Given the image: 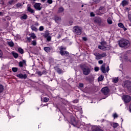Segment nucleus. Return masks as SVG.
Masks as SVG:
<instances>
[{
	"mask_svg": "<svg viewBox=\"0 0 131 131\" xmlns=\"http://www.w3.org/2000/svg\"><path fill=\"white\" fill-rule=\"evenodd\" d=\"M130 45L129 41L127 40H121L119 42V46L121 48H128Z\"/></svg>",
	"mask_w": 131,
	"mask_h": 131,
	"instance_id": "nucleus-1",
	"label": "nucleus"
},
{
	"mask_svg": "<svg viewBox=\"0 0 131 131\" xmlns=\"http://www.w3.org/2000/svg\"><path fill=\"white\" fill-rule=\"evenodd\" d=\"M73 31L78 35H80L81 34V28L75 26L73 28Z\"/></svg>",
	"mask_w": 131,
	"mask_h": 131,
	"instance_id": "nucleus-2",
	"label": "nucleus"
},
{
	"mask_svg": "<svg viewBox=\"0 0 131 131\" xmlns=\"http://www.w3.org/2000/svg\"><path fill=\"white\" fill-rule=\"evenodd\" d=\"M94 55L96 57V59L97 60H100V59H102V58L105 57L106 56V54L103 53L102 54L98 53H95Z\"/></svg>",
	"mask_w": 131,
	"mask_h": 131,
	"instance_id": "nucleus-3",
	"label": "nucleus"
},
{
	"mask_svg": "<svg viewBox=\"0 0 131 131\" xmlns=\"http://www.w3.org/2000/svg\"><path fill=\"white\" fill-rule=\"evenodd\" d=\"M123 86L125 88H127L128 90L131 92V82L129 81H126L123 84Z\"/></svg>",
	"mask_w": 131,
	"mask_h": 131,
	"instance_id": "nucleus-4",
	"label": "nucleus"
},
{
	"mask_svg": "<svg viewBox=\"0 0 131 131\" xmlns=\"http://www.w3.org/2000/svg\"><path fill=\"white\" fill-rule=\"evenodd\" d=\"M91 72V69L88 67H85L83 69V73L84 75H89Z\"/></svg>",
	"mask_w": 131,
	"mask_h": 131,
	"instance_id": "nucleus-5",
	"label": "nucleus"
},
{
	"mask_svg": "<svg viewBox=\"0 0 131 131\" xmlns=\"http://www.w3.org/2000/svg\"><path fill=\"white\" fill-rule=\"evenodd\" d=\"M60 54L62 55V56H68V55L69 54L68 53V52H67V51H63V50H66V48H63L62 47H60Z\"/></svg>",
	"mask_w": 131,
	"mask_h": 131,
	"instance_id": "nucleus-6",
	"label": "nucleus"
},
{
	"mask_svg": "<svg viewBox=\"0 0 131 131\" xmlns=\"http://www.w3.org/2000/svg\"><path fill=\"white\" fill-rule=\"evenodd\" d=\"M122 99L124 100L125 103H128V102H130L131 98L130 96L128 95H123Z\"/></svg>",
	"mask_w": 131,
	"mask_h": 131,
	"instance_id": "nucleus-7",
	"label": "nucleus"
},
{
	"mask_svg": "<svg viewBox=\"0 0 131 131\" xmlns=\"http://www.w3.org/2000/svg\"><path fill=\"white\" fill-rule=\"evenodd\" d=\"M105 64H103L101 66V70L102 72H103V73H106V72H108V71H109V70H110L109 67H107L106 68V70L105 68Z\"/></svg>",
	"mask_w": 131,
	"mask_h": 131,
	"instance_id": "nucleus-8",
	"label": "nucleus"
},
{
	"mask_svg": "<svg viewBox=\"0 0 131 131\" xmlns=\"http://www.w3.org/2000/svg\"><path fill=\"white\" fill-rule=\"evenodd\" d=\"M101 92L104 95L106 96L109 94V89H108L107 87H104L102 89Z\"/></svg>",
	"mask_w": 131,
	"mask_h": 131,
	"instance_id": "nucleus-9",
	"label": "nucleus"
},
{
	"mask_svg": "<svg viewBox=\"0 0 131 131\" xmlns=\"http://www.w3.org/2000/svg\"><path fill=\"white\" fill-rule=\"evenodd\" d=\"M41 4H40V3H35L34 5V7L36 10H38V11H40V10H41Z\"/></svg>",
	"mask_w": 131,
	"mask_h": 131,
	"instance_id": "nucleus-10",
	"label": "nucleus"
},
{
	"mask_svg": "<svg viewBox=\"0 0 131 131\" xmlns=\"http://www.w3.org/2000/svg\"><path fill=\"white\" fill-rule=\"evenodd\" d=\"M16 76L21 79H26V78H27V75L26 74L23 75V74H19L16 75Z\"/></svg>",
	"mask_w": 131,
	"mask_h": 131,
	"instance_id": "nucleus-11",
	"label": "nucleus"
},
{
	"mask_svg": "<svg viewBox=\"0 0 131 131\" xmlns=\"http://www.w3.org/2000/svg\"><path fill=\"white\" fill-rule=\"evenodd\" d=\"M98 48L100 49V50H103V51L109 50V48L106 47V46L104 45L99 46Z\"/></svg>",
	"mask_w": 131,
	"mask_h": 131,
	"instance_id": "nucleus-12",
	"label": "nucleus"
},
{
	"mask_svg": "<svg viewBox=\"0 0 131 131\" xmlns=\"http://www.w3.org/2000/svg\"><path fill=\"white\" fill-rule=\"evenodd\" d=\"M118 26L120 28H122V29H123V30H124V31H126V30H127V29H126V28H125L124 25H123V24H122V23H119L118 24Z\"/></svg>",
	"mask_w": 131,
	"mask_h": 131,
	"instance_id": "nucleus-13",
	"label": "nucleus"
},
{
	"mask_svg": "<svg viewBox=\"0 0 131 131\" xmlns=\"http://www.w3.org/2000/svg\"><path fill=\"white\" fill-rule=\"evenodd\" d=\"M127 5H128V2L125 0L123 1L121 3V6H122V7H125L127 6Z\"/></svg>",
	"mask_w": 131,
	"mask_h": 131,
	"instance_id": "nucleus-14",
	"label": "nucleus"
},
{
	"mask_svg": "<svg viewBox=\"0 0 131 131\" xmlns=\"http://www.w3.org/2000/svg\"><path fill=\"white\" fill-rule=\"evenodd\" d=\"M27 10L28 12H30V13H34V11L33 9H31V7L29 5H28L27 6Z\"/></svg>",
	"mask_w": 131,
	"mask_h": 131,
	"instance_id": "nucleus-15",
	"label": "nucleus"
},
{
	"mask_svg": "<svg viewBox=\"0 0 131 131\" xmlns=\"http://www.w3.org/2000/svg\"><path fill=\"white\" fill-rule=\"evenodd\" d=\"M44 51H45V52H46L47 53H50L51 51V48L50 47H45Z\"/></svg>",
	"mask_w": 131,
	"mask_h": 131,
	"instance_id": "nucleus-16",
	"label": "nucleus"
},
{
	"mask_svg": "<svg viewBox=\"0 0 131 131\" xmlns=\"http://www.w3.org/2000/svg\"><path fill=\"white\" fill-rule=\"evenodd\" d=\"M21 20H26L27 19V15L24 14L20 17Z\"/></svg>",
	"mask_w": 131,
	"mask_h": 131,
	"instance_id": "nucleus-17",
	"label": "nucleus"
},
{
	"mask_svg": "<svg viewBox=\"0 0 131 131\" xmlns=\"http://www.w3.org/2000/svg\"><path fill=\"white\" fill-rule=\"evenodd\" d=\"M12 54L13 57H14V58H18V56H19L18 55V53L14 52H12Z\"/></svg>",
	"mask_w": 131,
	"mask_h": 131,
	"instance_id": "nucleus-18",
	"label": "nucleus"
},
{
	"mask_svg": "<svg viewBox=\"0 0 131 131\" xmlns=\"http://www.w3.org/2000/svg\"><path fill=\"white\" fill-rule=\"evenodd\" d=\"M8 45L9 47H14V42H13V41H8Z\"/></svg>",
	"mask_w": 131,
	"mask_h": 131,
	"instance_id": "nucleus-19",
	"label": "nucleus"
},
{
	"mask_svg": "<svg viewBox=\"0 0 131 131\" xmlns=\"http://www.w3.org/2000/svg\"><path fill=\"white\" fill-rule=\"evenodd\" d=\"M104 79V76L103 75H100L99 78H98V81H102V80Z\"/></svg>",
	"mask_w": 131,
	"mask_h": 131,
	"instance_id": "nucleus-20",
	"label": "nucleus"
},
{
	"mask_svg": "<svg viewBox=\"0 0 131 131\" xmlns=\"http://www.w3.org/2000/svg\"><path fill=\"white\" fill-rule=\"evenodd\" d=\"M31 29L33 30L34 31H37V28L35 27L34 25H32L31 26Z\"/></svg>",
	"mask_w": 131,
	"mask_h": 131,
	"instance_id": "nucleus-21",
	"label": "nucleus"
},
{
	"mask_svg": "<svg viewBox=\"0 0 131 131\" xmlns=\"http://www.w3.org/2000/svg\"><path fill=\"white\" fill-rule=\"evenodd\" d=\"M107 23L108 24H112V19H111V17H109L107 19Z\"/></svg>",
	"mask_w": 131,
	"mask_h": 131,
	"instance_id": "nucleus-22",
	"label": "nucleus"
},
{
	"mask_svg": "<svg viewBox=\"0 0 131 131\" xmlns=\"http://www.w3.org/2000/svg\"><path fill=\"white\" fill-rule=\"evenodd\" d=\"M62 12H64V8L63 7H60L58 9V12L62 13Z\"/></svg>",
	"mask_w": 131,
	"mask_h": 131,
	"instance_id": "nucleus-23",
	"label": "nucleus"
},
{
	"mask_svg": "<svg viewBox=\"0 0 131 131\" xmlns=\"http://www.w3.org/2000/svg\"><path fill=\"white\" fill-rule=\"evenodd\" d=\"M3 92H4V86L0 84V93H3Z\"/></svg>",
	"mask_w": 131,
	"mask_h": 131,
	"instance_id": "nucleus-24",
	"label": "nucleus"
},
{
	"mask_svg": "<svg viewBox=\"0 0 131 131\" xmlns=\"http://www.w3.org/2000/svg\"><path fill=\"white\" fill-rule=\"evenodd\" d=\"M57 72H58V73H59V74H61V73H63V72H64V71H62L61 69H57Z\"/></svg>",
	"mask_w": 131,
	"mask_h": 131,
	"instance_id": "nucleus-25",
	"label": "nucleus"
},
{
	"mask_svg": "<svg viewBox=\"0 0 131 131\" xmlns=\"http://www.w3.org/2000/svg\"><path fill=\"white\" fill-rule=\"evenodd\" d=\"M99 11L100 12H105V8L101 7L99 8Z\"/></svg>",
	"mask_w": 131,
	"mask_h": 131,
	"instance_id": "nucleus-26",
	"label": "nucleus"
},
{
	"mask_svg": "<svg viewBox=\"0 0 131 131\" xmlns=\"http://www.w3.org/2000/svg\"><path fill=\"white\" fill-rule=\"evenodd\" d=\"M18 52L20 53V54H23V53H24V51L22 48H18Z\"/></svg>",
	"mask_w": 131,
	"mask_h": 131,
	"instance_id": "nucleus-27",
	"label": "nucleus"
},
{
	"mask_svg": "<svg viewBox=\"0 0 131 131\" xmlns=\"http://www.w3.org/2000/svg\"><path fill=\"white\" fill-rule=\"evenodd\" d=\"M113 82H115V83H116L118 82V78H115L113 80Z\"/></svg>",
	"mask_w": 131,
	"mask_h": 131,
	"instance_id": "nucleus-28",
	"label": "nucleus"
},
{
	"mask_svg": "<svg viewBox=\"0 0 131 131\" xmlns=\"http://www.w3.org/2000/svg\"><path fill=\"white\" fill-rule=\"evenodd\" d=\"M12 70L13 72H17L18 71V68H12Z\"/></svg>",
	"mask_w": 131,
	"mask_h": 131,
	"instance_id": "nucleus-29",
	"label": "nucleus"
},
{
	"mask_svg": "<svg viewBox=\"0 0 131 131\" xmlns=\"http://www.w3.org/2000/svg\"><path fill=\"white\" fill-rule=\"evenodd\" d=\"M31 37H32V38H33V39H34V38H36V36H35V34H34V33H32L31 35Z\"/></svg>",
	"mask_w": 131,
	"mask_h": 131,
	"instance_id": "nucleus-30",
	"label": "nucleus"
},
{
	"mask_svg": "<svg viewBox=\"0 0 131 131\" xmlns=\"http://www.w3.org/2000/svg\"><path fill=\"white\" fill-rule=\"evenodd\" d=\"M113 127H114V128H116V127H117V126H118V123H114L113 124Z\"/></svg>",
	"mask_w": 131,
	"mask_h": 131,
	"instance_id": "nucleus-31",
	"label": "nucleus"
},
{
	"mask_svg": "<svg viewBox=\"0 0 131 131\" xmlns=\"http://www.w3.org/2000/svg\"><path fill=\"white\" fill-rule=\"evenodd\" d=\"M39 30L40 31H42V30H43V26H40L39 28Z\"/></svg>",
	"mask_w": 131,
	"mask_h": 131,
	"instance_id": "nucleus-32",
	"label": "nucleus"
},
{
	"mask_svg": "<svg viewBox=\"0 0 131 131\" xmlns=\"http://www.w3.org/2000/svg\"><path fill=\"white\" fill-rule=\"evenodd\" d=\"M16 6L17 8H20V7L22 6V5L21 4V3H19L17 4Z\"/></svg>",
	"mask_w": 131,
	"mask_h": 131,
	"instance_id": "nucleus-33",
	"label": "nucleus"
},
{
	"mask_svg": "<svg viewBox=\"0 0 131 131\" xmlns=\"http://www.w3.org/2000/svg\"><path fill=\"white\" fill-rule=\"evenodd\" d=\"M32 45H33V46H36V41L33 40L32 41Z\"/></svg>",
	"mask_w": 131,
	"mask_h": 131,
	"instance_id": "nucleus-34",
	"label": "nucleus"
},
{
	"mask_svg": "<svg viewBox=\"0 0 131 131\" xmlns=\"http://www.w3.org/2000/svg\"><path fill=\"white\" fill-rule=\"evenodd\" d=\"M44 102H47L49 101V98H45L43 99Z\"/></svg>",
	"mask_w": 131,
	"mask_h": 131,
	"instance_id": "nucleus-35",
	"label": "nucleus"
},
{
	"mask_svg": "<svg viewBox=\"0 0 131 131\" xmlns=\"http://www.w3.org/2000/svg\"><path fill=\"white\" fill-rule=\"evenodd\" d=\"M90 15L91 17H95V14L94 13V12H91L90 13Z\"/></svg>",
	"mask_w": 131,
	"mask_h": 131,
	"instance_id": "nucleus-36",
	"label": "nucleus"
},
{
	"mask_svg": "<svg viewBox=\"0 0 131 131\" xmlns=\"http://www.w3.org/2000/svg\"><path fill=\"white\" fill-rule=\"evenodd\" d=\"M20 67H22V66H23L24 64H23V62L20 61L19 62V64Z\"/></svg>",
	"mask_w": 131,
	"mask_h": 131,
	"instance_id": "nucleus-37",
	"label": "nucleus"
},
{
	"mask_svg": "<svg viewBox=\"0 0 131 131\" xmlns=\"http://www.w3.org/2000/svg\"><path fill=\"white\" fill-rule=\"evenodd\" d=\"M3 57V51L0 50V58H2Z\"/></svg>",
	"mask_w": 131,
	"mask_h": 131,
	"instance_id": "nucleus-38",
	"label": "nucleus"
},
{
	"mask_svg": "<svg viewBox=\"0 0 131 131\" xmlns=\"http://www.w3.org/2000/svg\"><path fill=\"white\" fill-rule=\"evenodd\" d=\"M95 3H96V4H99V3L100 2V0H94Z\"/></svg>",
	"mask_w": 131,
	"mask_h": 131,
	"instance_id": "nucleus-39",
	"label": "nucleus"
},
{
	"mask_svg": "<svg viewBox=\"0 0 131 131\" xmlns=\"http://www.w3.org/2000/svg\"><path fill=\"white\" fill-rule=\"evenodd\" d=\"M51 36H48V37H47V40L50 41V40H51Z\"/></svg>",
	"mask_w": 131,
	"mask_h": 131,
	"instance_id": "nucleus-40",
	"label": "nucleus"
},
{
	"mask_svg": "<svg viewBox=\"0 0 131 131\" xmlns=\"http://www.w3.org/2000/svg\"><path fill=\"white\" fill-rule=\"evenodd\" d=\"M34 25H35V26H39V24H38V23L36 22V23H35Z\"/></svg>",
	"mask_w": 131,
	"mask_h": 131,
	"instance_id": "nucleus-41",
	"label": "nucleus"
},
{
	"mask_svg": "<svg viewBox=\"0 0 131 131\" xmlns=\"http://www.w3.org/2000/svg\"><path fill=\"white\" fill-rule=\"evenodd\" d=\"M113 117H114V118H117V114H114L113 115Z\"/></svg>",
	"mask_w": 131,
	"mask_h": 131,
	"instance_id": "nucleus-42",
	"label": "nucleus"
},
{
	"mask_svg": "<svg viewBox=\"0 0 131 131\" xmlns=\"http://www.w3.org/2000/svg\"><path fill=\"white\" fill-rule=\"evenodd\" d=\"M48 4H52L53 3V1L52 0H48Z\"/></svg>",
	"mask_w": 131,
	"mask_h": 131,
	"instance_id": "nucleus-43",
	"label": "nucleus"
},
{
	"mask_svg": "<svg viewBox=\"0 0 131 131\" xmlns=\"http://www.w3.org/2000/svg\"><path fill=\"white\" fill-rule=\"evenodd\" d=\"M13 3H14V1L12 0L11 1H10L9 4L10 5H13Z\"/></svg>",
	"mask_w": 131,
	"mask_h": 131,
	"instance_id": "nucleus-44",
	"label": "nucleus"
},
{
	"mask_svg": "<svg viewBox=\"0 0 131 131\" xmlns=\"http://www.w3.org/2000/svg\"><path fill=\"white\" fill-rule=\"evenodd\" d=\"M95 71H99V68L98 67H95Z\"/></svg>",
	"mask_w": 131,
	"mask_h": 131,
	"instance_id": "nucleus-45",
	"label": "nucleus"
},
{
	"mask_svg": "<svg viewBox=\"0 0 131 131\" xmlns=\"http://www.w3.org/2000/svg\"><path fill=\"white\" fill-rule=\"evenodd\" d=\"M103 60H99L98 61L99 64H103Z\"/></svg>",
	"mask_w": 131,
	"mask_h": 131,
	"instance_id": "nucleus-46",
	"label": "nucleus"
},
{
	"mask_svg": "<svg viewBox=\"0 0 131 131\" xmlns=\"http://www.w3.org/2000/svg\"><path fill=\"white\" fill-rule=\"evenodd\" d=\"M79 86H80V88H83V84H82V83H80V84H79Z\"/></svg>",
	"mask_w": 131,
	"mask_h": 131,
	"instance_id": "nucleus-47",
	"label": "nucleus"
},
{
	"mask_svg": "<svg viewBox=\"0 0 131 131\" xmlns=\"http://www.w3.org/2000/svg\"><path fill=\"white\" fill-rule=\"evenodd\" d=\"M37 74H38V75H42V74L40 72H38Z\"/></svg>",
	"mask_w": 131,
	"mask_h": 131,
	"instance_id": "nucleus-48",
	"label": "nucleus"
},
{
	"mask_svg": "<svg viewBox=\"0 0 131 131\" xmlns=\"http://www.w3.org/2000/svg\"><path fill=\"white\" fill-rule=\"evenodd\" d=\"M124 60H125V61H127V56H125L124 57Z\"/></svg>",
	"mask_w": 131,
	"mask_h": 131,
	"instance_id": "nucleus-49",
	"label": "nucleus"
},
{
	"mask_svg": "<svg viewBox=\"0 0 131 131\" xmlns=\"http://www.w3.org/2000/svg\"><path fill=\"white\" fill-rule=\"evenodd\" d=\"M21 62H23V64H24H24L26 63V61H25V60H23V61H21Z\"/></svg>",
	"mask_w": 131,
	"mask_h": 131,
	"instance_id": "nucleus-50",
	"label": "nucleus"
},
{
	"mask_svg": "<svg viewBox=\"0 0 131 131\" xmlns=\"http://www.w3.org/2000/svg\"><path fill=\"white\" fill-rule=\"evenodd\" d=\"M83 40H86V37H83Z\"/></svg>",
	"mask_w": 131,
	"mask_h": 131,
	"instance_id": "nucleus-51",
	"label": "nucleus"
},
{
	"mask_svg": "<svg viewBox=\"0 0 131 131\" xmlns=\"http://www.w3.org/2000/svg\"><path fill=\"white\" fill-rule=\"evenodd\" d=\"M17 102H18L19 104H21L22 103L21 102H20V100H18Z\"/></svg>",
	"mask_w": 131,
	"mask_h": 131,
	"instance_id": "nucleus-52",
	"label": "nucleus"
},
{
	"mask_svg": "<svg viewBox=\"0 0 131 131\" xmlns=\"http://www.w3.org/2000/svg\"><path fill=\"white\" fill-rule=\"evenodd\" d=\"M72 23H73V22L72 21H70V24H72Z\"/></svg>",
	"mask_w": 131,
	"mask_h": 131,
	"instance_id": "nucleus-53",
	"label": "nucleus"
},
{
	"mask_svg": "<svg viewBox=\"0 0 131 131\" xmlns=\"http://www.w3.org/2000/svg\"><path fill=\"white\" fill-rule=\"evenodd\" d=\"M2 15H3V12H0V16H2Z\"/></svg>",
	"mask_w": 131,
	"mask_h": 131,
	"instance_id": "nucleus-54",
	"label": "nucleus"
},
{
	"mask_svg": "<svg viewBox=\"0 0 131 131\" xmlns=\"http://www.w3.org/2000/svg\"><path fill=\"white\" fill-rule=\"evenodd\" d=\"M78 102V100L74 101V103H77Z\"/></svg>",
	"mask_w": 131,
	"mask_h": 131,
	"instance_id": "nucleus-55",
	"label": "nucleus"
},
{
	"mask_svg": "<svg viewBox=\"0 0 131 131\" xmlns=\"http://www.w3.org/2000/svg\"><path fill=\"white\" fill-rule=\"evenodd\" d=\"M73 123H74V122H75V120H74V122L72 121Z\"/></svg>",
	"mask_w": 131,
	"mask_h": 131,
	"instance_id": "nucleus-56",
	"label": "nucleus"
},
{
	"mask_svg": "<svg viewBox=\"0 0 131 131\" xmlns=\"http://www.w3.org/2000/svg\"><path fill=\"white\" fill-rule=\"evenodd\" d=\"M81 7H82V8H83V5H81Z\"/></svg>",
	"mask_w": 131,
	"mask_h": 131,
	"instance_id": "nucleus-57",
	"label": "nucleus"
},
{
	"mask_svg": "<svg viewBox=\"0 0 131 131\" xmlns=\"http://www.w3.org/2000/svg\"><path fill=\"white\" fill-rule=\"evenodd\" d=\"M42 1V2H45L46 1V0H41Z\"/></svg>",
	"mask_w": 131,
	"mask_h": 131,
	"instance_id": "nucleus-58",
	"label": "nucleus"
},
{
	"mask_svg": "<svg viewBox=\"0 0 131 131\" xmlns=\"http://www.w3.org/2000/svg\"><path fill=\"white\" fill-rule=\"evenodd\" d=\"M129 61L130 62H131V60H129Z\"/></svg>",
	"mask_w": 131,
	"mask_h": 131,
	"instance_id": "nucleus-59",
	"label": "nucleus"
},
{
	"mask_svg": "<svg viewBox=\"0 0 131 131\" xmlns=\"http://www.w3.org/2000/svg\"><path fill=\"white\" fill-rule=\"evenodd\" d=\"M1 4H3V3H1Z\"/></svg>",
	"mask_w": 131,
	"mask_h": 131,
	"instance_id": "nucleus-60",
	"label": "nucleus"
}]
</instances>
